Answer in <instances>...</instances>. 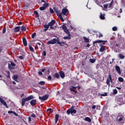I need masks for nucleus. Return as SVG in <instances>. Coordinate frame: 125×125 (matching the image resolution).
<instances>
[{
    "label": "nucleus",
    "mask_w": 125,
    "mask_h": 125,
    "mask_svg": "<svg viewBox=\"0 0 125 125\" xmlns=\"http://www.w3.org/2000/svg\"><path fill=\"white\" fill-rule=\"evenodd\" d=\"M34 99V96L30 95L27 98H23L21 100V106L23 107L24 105H25V102L26 101H30V100H32V99Z\"/></svg>",
    "instance_id": "nucleus-1"
},
{
    "label": "nucleus",
    "mask_w": 125,
    "mask_h": 125,
    "mask_svg": "<svg viewBox=\"0 0 125 125\" xmlns=\"http://www.w3.org/2000/svg\"><path fill=\"white\" fill-rule=\"evenodd\" d=\"M55 11L56 13H57V15L58 16H59L60 17V19L62 22H64V19H63V17H62V14L60 13V11L57 10V9H55Z\"/></svg>",
    "instance_id": "nucleus-2"
},
{
    "label": "nucleus",
    "mask_w": 125,
    "mask_h": 125,
    "mask_svg": "<svg viewBox=\"0 0 125 125\" xmlns=\"http://www.w3.org/2000/svg\"><path fill=\"white\" fill-rule=\"evenodd\" d=\"M56 23L55 21L54 20H52L51 21V22H49L48 24V26H49V27H50V29H51V30H53L54 29V27H53V25H54Z\"/></svg>",
    "instance_id": "nucleus-3"
},
{
    "label": "nucleus",
    "mask_w": 125,
    "mask_h": 125,
    "mask_svg": "<svg viewBox=\"0 0 125 125\" xmlns=\"http://www.w3.org/2000/svg\"><path fill=\"white\" fill-rule=\"evenodd\" d=\"M66 113L67 115H70V114H76V113H77V110H76V109H73V108H70L67 111Z\"/></svg>",
    "instance_id": "nucleus-4"
},
{
    "label": "nucleus",
    "mask_w": 125,
    "mask_h": 125,
    "mask_svg": "<svg viewBox=\"0 0 125 125\" xmlns=\"http://www.w3.org/2000/svg\"><path fill=\"white\" fill-rule=\"evenodd\" d=\"M58 40L57 39L54 38L53 40H51L49 41H48L47 43V44H55L56 42H57Z\"/></svg>",
    "instance_id": "nucleus-5"
},
{
    "label": "nucleus",
    "mask_w": 125,
    "mask_h": 125,
    "mask_svg": "<svg viewBox=\"0 0 125 125\" xmlns=\"http://www.w3.org/2000/svg\"><path fill=\"white\" fill-rule=\"evenodd\" d=\"M62 30H63L64 32H65V33L67 34L68 36H69V37H70V32H69V30H68V29H67V27H66V26L62 25Z\"/></svg>",
    "instance_id": "nucleus-6"
},
{
    "label": "nucleus",
    "mask_w": 125,
    "mask_h": 125,
    "mask_svg": "<svg viewBox=\"0 0 125 125\" xmlns=\"http://www.w3.org/2000/svg\"><path fill=\"white\" fill-rule=\"evenodd\" d=\"M16 65L14 62L10 61L9 62V65H8V68L10 69V70H12V69H14L13 67H15Z\"/></svg>",
    "instance_id": "nucleus-7"
},
{
    "label": "nucleus",
    "mask_w": 125,
    "mask_h": 125,
    "mask_svg": "<svg viewBox=\"0 0 125 125\" xmlns=\"http://www.w3.org/2000/svg\"><path fill=\"white\" fill-rule=\"evenodd\" d=\"M62 13L63 14V15L67 16L68 14H69V11L68 9L66 8H63L62 9Z\"/></svg>",
    "instance_id": "nucleus-8"
},
{
    "label": "nucleus",
    "mask_w": 125,
    "mask_h": 125,
    "mask_svg": "<svg viewBox=\"0 0 125 125\" xmlns=\"http://www.w3.org/2000/svg\"><path fill=\"white\" fill-rule=\"evenodd\" d=\"M112 82V77H111V75H109L108 77L107 78L106 81V84L108 85V86H110V82Z\"/></svg>",
    "instance_id": "nucleus-9"
},
{
    "label": "nucleus",
    "mask_w": 125,
    "mask_h": 125,
    "mask_svg": "<svg viewBox=\"0 0 125 125\" xmlns=\"http://www.w3.org/2000/svg\"><path fill=\"white\" fill-rule=\"evenodd\" d=\"M48 98V96L47 95H44L42 97L39 96V99L41 100L42 101H45V100H47Z\"/></svg>",
    "instance_id": "nucleus-10"
},
{
    "label": "nucleus",
    "mask_w": 125,
    "mask_h": 125,
    "mask_svg": "<svg viewBox=\"0 0 125 125\" xmlns=\"http://www.w3.org/2000/svg\"><path fill=\"white\" fill-rule=\"evenodd\" d=\"M76 88H77V87H75L74 86H72L70 88V90H71V91L73 92V94H74V95H76V94H77V91L75 90Z\"/></svg>",
    "instance_id": "nucleus-11"
},
{
    "label": "nucleus",
    "mask_w": 125,
    "mask_h": 125,
    "mask_svg": "<svg viewBox=\"0 0 125 125\" xmlns=\"http://www.w3.org/2000/svg\"><path fill=\"white\" fill-rule=\"evenodd\" d=\"M0 102L2 104H3V105L5 106L6 108H7V104H6V102H5L4 100H3V99L0 97Z\"/></svg>",
    "instance_id": "nucleus-12"
},
{
    "label": "nucleus",
    "mask_w": 125,
    "mask_h": 125,
    "mask_svg": "<svg viewBox=\"0 0 125 125\" xmlns=\"http://www.w3.org/2000/svg\"><path fill=\"white\" fill-rule=\"evenodd\" d=\"M115 69H116V72H117L119 75H121V74H122V73L121 72V68H120V66L117 65L115 67Z\"/></svg>",
    "instance_id": "nucleus-13"
},
{
    "label": "nucleus",
    "mask_w": 125,
    "mask_h": 125,
    "mask_svg": "<svg viewBox=\"0 0 125 125\" xmlns=\"http://www.w3.org/2000/svg\"><path fill=\"white\" fill-rule=\"evenodd\" d=\"M57 43H58V44H60V45H61V46H64L65 45V44H66V45H67V44H66V43H65V42H60V41H59V39L58 40Z\"/></svg>",
    "instance_id": "nucleus-14"
},
{
    "label": "nucleus",
    "mask_w": 125,
    "mask_h": 125,
    "mask_svg": "<svg viewBox=\"0 0 125 125\" xmlns=\"http://www.w3.org/2000/svg\"><path fill=\"white\" fill-rule=\"evenodd\" d=\"M30 104L32 106H34L37 104V100L33 99L30 101Z\"/></svg>",
    "instance_id": "nucleus-15"
},
{
    "label": "nucleus",
    "mask_w": 125,
    "mask_h": 125,
    "mask_svg": "<svg viewBox=\"0 0 125 125\" xmlns=\"http://www.w3.org/2000/svg\"><path fill=\"white\" fill-rule=\"evenodd\" d=\"M43 28H44V29H43V32H46V31H47V30H48L49 26L47 24H45L43 26Z\"/></svg>",
    "instance_id": "nucleus-16"
},
{
    "label": "nucleus",
    "mask_w": 125,
    "mask_h": 125,
    "mask_svg": "<svg viewBox=\"0 0 125 125\" xmlns=\"http://www.w3.org/2000/svg\"><path fill=\"white\" fill-rule=\"evenodd\" d=\"M20 31V26H17L14 29V32L15 33H17V32H19Z\"/></svg>",
    "instance_id": "nucleus-17"
},
{
    "label": "nucleus",
    "mask_w": 125,
    "mask_h": 125,
    "mask_svg": "<svg viewBox=\"0 0 125 125\" xmlns=\"http://www.w3.org/2000/svg\"><path fill=\"white\" fill-rule=\"evenodd\" d=\"M59 74L61 76V78H62V79H63V78H65V74L63 71L60 72Z\"/></svg>",
    "instance_id": "nucleus-18"
},
{
    "label": "nucleus",
    "mask_w": 125,
    "mask_h": 125,
    "mask_svg": "<svg viewBox=\"0 0 125 125\" xmlns=\"http://www.w3.org/2000/svg\"><path fill=\"white\" fill-rule=\"evenodd\" d=\"M107 42V41H103L102 40H97L93 42V44H95V43H99L100 42Z\"/></svg>",
    "instance_id": "nucleus-19"
},
{
    "label": "nucleus",
    "mask_w": 125,
    "mask_h": 125,
    "mask_svg": "<svg viewBox=\"0 0 125 125\" xmlns=\"http://www.w3.org/2000/svg\"><path fill=\"white\" fill-rule=\"evenodd\" d=\"M59 120V115L56 114L55 115V124H57V122Z\"/></svg>",
    "instance_id": "nucleus-20"
},
{
    "label": "nucleus",
    "mask_w": 125,
    "mask_h": 125,
    "mask_svg": "<svg viewBox=\"0 0 125 125\" xmlns=\"http://www.w3.org/2000/svg\"><path fill=\"white\" fill-rule=\"evenodd\" d=\"M22 41L24 46H27V40H26V38H23Z\"/></svg>",
    "instance_id": "nucleus-21"
},
{
    "label": "nucleus",
    "mask_w": 125,
    "mask_h": 125,
    "mask_svg": "<svg viewBox=\"0 0 125 125\" xmlns=\"http://www.w3.org/2000/svg\"><path fill=\"white\" fill-rule=\"evenodd\" d=\"M13 79L14 80V81H15V82H18V76L17 75H14L13 77Z\"/></svg>",
    "instance_id": "nucleus-22"
},
{
    "label": "nucleus",
    "mask_w": 125,
    "mask_h": 125,
    "mask_svg": "<svg viewBox=\"0 0 125 125\" xmlns=\"http://www.w3.org/2000/svg\"><path fill=\"white\" fill-rule=\"evenodd\" d=\"M85 121L88 122V123H91V119L89 117H86L85 118Z\"/></svg>",
    "instance_id": "nucleus-23"
},
{
    "label": "nucleus",
    "mask_w": 125,
    "mask_h": 125,
    "mask_svg": "<svg viewBox=\"0 0 125 125\" xmlns=\"http://www.w3.org/2000/svg\"><path fill=\"white\" fill-rule=\"evenodd\" d=\"M100 18L102 20H104V19H105V15L102 14V13H101V16H100Z\"/></svg>",
    "instance_id": "nucleus-24"
},
{
    "label": "nucleus",
    "mask_w": 125,
    "mask_h": 125,
    "mask_svg": "<svg viewBox=\"0 0 125 125\" xmlns=\"http://www.w3.org/2000/svg\"><path fill=\"white\" fill-rule=\"evenodd\" d=\"M105 50V47L104 46H102L101 48L100 49V52H103Z\"/></svg>",
    "instance_id": "nucleus-25"
},
{
    "label": "nucleus",
    "mask_w": 125,
    "mask_h": 125,
    "mask_svg": "<svg viewBox=\"0 0 125 125\" xmlns=\"http://www.w3.org/2000/svg\"><path fill=\"white\" fill-rule=\"evenodd\" d=\"M21 31L25 32L26 31V26L22 25L21 27Z\"/></svg>",
    "instance_id": "nucleus-26"
},
{
    "label": "nucleus",
    "mask_w": 125,
    "mask_h": 125,
    "mask_svg": "<svg viewBox=\"0 0 125 125\" xmlns=\"http://www.w3.org/2000/svg\"><path fill=\"white\" fill-rule=\"evenodd\" d=\"M119 57L120 59H125V56L123 55L122 54H119Z\"/></svg>",
    "instance_id": "nucleus-27"
},
{
    "label": "nucleus",
    "mask_w": 125,
    "mask_h": 125,
    "mask_svg": "<svg viewBox=\"0 0 125 125\" xmlns=\"http://www.w3.org/2000/svg\"><path fill=\"white\" fill-rule=\"evenodd\" d=\"M83 40L85 42H89V39L86 38V37H83Z\"/></svg>",
    "instance_id": "nucleus-28"
},
{
    "label": "nucleus",
    "mask_w": 125,
    "mask_h": 125,
    "mask_svg": "<svg viewBox=\"0 0 125 125\" xmlns=\"http://www.w3.org/2000/svg\"><path fill=\"white\" fill-rule=\"evenodd\" d=\"M89 61L90 63H94L95 61H96V60H95V59H90L89 60Z\"/></svg>",
    "instance_id": "nucleus-29"
},
{
    "label": "nucleus",
    "mask_w": 125,
    "mask_h": 125,
    "mask_svg": "<svg viewBox=\"0 0 125 125\" xmlns=\"http://www.w3.org/2000/svg\"><path fill=\"white\" fill-rule=\"evenodd\" d=\"M48 3H44L43 4V6L44 7V8H46V7H48Z\"/></svg>",
    "instance_id": "nucleus-30"
},
{
    "label": "nucleus",
    "mask_w": 125,
    "mask_h": 125,
    "mask_svg": "<svg viewBox=\"0 0 125 125\" xmlns=\"http://www.w3.org/2000/svg\"><path fill=\"white\" fill-rule=\"evenodd\" d=\"M119 82H120L121 83H123L124 82V78L122 77H119L118 78Z\"/></svg>",
    "instance_id": "nucleus-31"
},
{
    "label": "nucleus",
    "mask_w": 125,
    "mask_h": 125,
    "mask_svg": "<svg viewBox=\"0 0 125 125\" xmlns=\"http://www.w3.org/2000/svg\"><path fill=\"white\" fill-rule=\"evenodd\" d=\"M54 77L55 78H57V79H59L60 76H59V74L58 73H56L54 74Z\"/></svg>",
    "instance_id": "nucleus-32"
},
{
    "label": "nucleus",
    "mask_w": 125,
    "mask_h": 125,
    "mask_svg": "<svg viewBox=\"0 0 125 125\" xmlns=\"http://www.w3.org/2000/svg\"><path fill=\"white\" fill-rule=\"evenodd\" d=\"M38 45H41V43L38 42L35 45V49H38Z\"/></svg>",
    "instance_id": "nucleus-33"
},
{
    "label": "nucleus",
    "mask_w": 125,
    "mask_h": 125,
    "mask_svg": "<svg viewBox=\"0 0 125 125\" xmlns=\"http://www.w3.org/2000/svg\"><path fill=\"white\" fill-rule=\"evenodd\" d=\"M113 94H117L118 93V90L116 89L113 90Z\"/></svg>",
    "instance_id": "nucleus-34"
},
{
    "label": "nucleus",
    "mask_w": 125,
    "mask_h": 125,
    "mask_svg": "<svg viewBox=\"0 0 125 125\" xmlns=\"http://www.w3.org/2000/svg\"><path fill=\"white\" fill-rule=\"evenodd\" d=\"M118 30V27H117L116 26H114L112 28V30H113L114 31H116Z\"/></svg>",
    "instance_id": "nucleus-35"
},
{
    "label": "nucleus",
    "mask_w": 125,
    "mask_h": 125,
    "mask_svg": "<svg viewBox=\"0 0 125 125\" xmlns=\"http://www.w3.org/2000/svg\"><path fill=\"white\" fill-rule=\"evenodd\" d=\"M44 83H45L43 81H41V82H39V84H41V85H43V84H44Z\"/></svg>",
    "instance_id": "nucleus-36"
},
{
    "label": "nucleus",
    "mask_w": 125,
    "mask_h": 125,
    "mask_svg": "<svg viewBox=\"0 0 125 125\" xmlns=\"http://www.w3.org/2000/svg\"><path fill=\"white\" fill-rule=\"evenodd\" d=\"M29 49L30 51H34V48L31 45H29Z\"/></svg>",
    "instance_id": "nucleus-37"
},
{
    "label": "nucleus",
    "mask_w": 125,
    "mask_h": 125,
    "mask_svg": "<svg viewBox=\"0 0 125 125\" xmlns=\"http://www.w3.org/2000/svg\"><path fill=\"white\" fill-rule=\"evenodd\" d=\"M47 112H49V113H52V109L49 108L47 109Z\"/></svg>",
    "instance_id": "nucleus-38"
},
{
    "label": "nucleus",
    "mask_w": 125,
    "mask_h": 125,
    "mask_svg": "<svg viewBox=\"0 0 125 125\" xmlns=\"http://www.w3.org/2000/svg\"><path fill=\"white\" fill-rule=\"evenodd\" d=\"M123 119H124V116H121V117L119 119H118V120L119 121V122H121V121L123 120Z\"/></svg>",
    "instance_id": "nucleus-39"
},
{
    "label": "nucleus",
    "mask_w": 125,
    "mask_h": 125,
    "mask_svg": "<svg viewBox=\"0 0 125 125\" xmlns=\"http://www.w3.org/2000/svg\"><path fill=\"white\" fill-rule=\"evenodd\" d=\"M44 9H45V8H44L43 6L42 7H40V10H44Z\"/></svg>",
    "instance_id": "nucleus-40"
},
{
    "label": "nucleus",
    "mask_w": 125,
    "mask_h": 125,
    "mask_svg": "<svg viewBox=\"0 0 125 125\" xmlns=\"http://www.w3.org/2000/svg\"><path fill=\"white\" fill-rule=\"evenodd\" d=\"M35 37H36V33H33V34L32 35V39H34V38H35Z\"/></svg>",
    "instance_id": "nucleus-41"
},
{
    "label": "nucleus",
    "mask_w": 125,
    "mask_h": 125,
    "mask_svg": "<svg viewBox=\"0 0 125 125\" xmlns=\"http://www.w3.org/2000/svg\"><path fill=\"white\" fill-rule=\"evenodd\" d=\"M50 11L51 13H54V11H53V9H52L51 8H50Z\"/></svg>",
    "instance_id": "nucleus-42"
},
{
    "label": "nucleus",
    "mask_w": 125,
    "mask_h": 125,
    "mask_svg": "<svg viewBox=\"0 0 125 125\" xmlns=\"http://www.w3.org/2000/svg\"><path fill=\"white\" fill-rule=\"evenodd\" d=\"M99 38H102L103 37V34H102L101 33L99 32Z\"/></svg>",
    "instance_id": "nucleus-43"
},
{
    "label": "nucleus",
    "mask_w": 125,
    "mask_h": 125,
    "mask_svg": "<svg viewBox=\"0 0 125 125\" xmlns=\"http://www.w3.org/2000/svg\"><path fill=\"white\" fill-rule=\"evenodd\" d=\"M108 6H109V5H108V4H105L104 5V8H107V7H108Z\"/></svg>",
    "instance_id": "nucleus-44"
},
{
    "label": "nucleus",
    "mask_w": 125,
    "mask_h": 125,
    "mask_svg": "<svg viewBox=\"0 0 125 125\" xmlns=\"http://www.w3.org/2000/svg\"><path fill=\"white\" fill-rule=\"evenodd\" d=\"M8 114H13V113H14V111H9L8 112Z\"/></svg>",
    "instance_id": "nucleus-45"
},
{
    "label": "nucleus",
    "mask_w": 125,
    "mask_h": 125,
    "mask_svg": "<svg viewBox=\"0 0 125 125\" xmlns=\"http://www.w3.org/2000/svg\"><path fill=\"white\" fill-rule=\"evenodd\" d=\"M6 31V29H5V28H4L3 29V31H2L3 34H4L5 33Z\"/></svg>",
    "instance_id": "nucleus-46"
},
{
    "label": "nucleus",
    "mask_w": 125,
    "mask_h": 125,
    "mask_svg": "<svg viewBox=\"0 0 125 125\" xmlns=\"http://www.w3.org/2000/svg\"><path fill=\"white\" fill-rule=\"evenodd\" d=\"M43 56H45L46 55V52H45V51H43Z\"/></svg>",
    "instance_id": "nucleus-47"
},
{
    "label": "nucleus",
    "mask_w": 125,
    "mask_h": 125,
    "mask_svg": "<svg viewBox=\"0 0 125 125\" xmlns=\"http://www.w3.org/2000/svg\"><path fill=\"white\" fill-rule=\"evenodd\" d=\"M64 40H68V39H69V37L66 36V37H64L63 38Z\"/></svg>",
    "instance_id": "nucleus-48"
},
{
    "label": "nucleus",
    "mask_w": 125,
    "mask_h": 125,
    "mask_svg": "<svg viewBox=\"0 0 125 125\" xmlns=\"http://www.w3.org/2000/svg\"><path fill=\"white\" fill-rule=\"evenodd\" d=\"M13 114L16 117H18V114L17 113H16V112H14Z\"/></svg>",
    "instance_id": "nucleus-49"
},
{
    "label": "nucleus",
    "mask_w": 125,
    "mask_h": 125,
    "mask_svg": "<svg viewBox=\"0 0 125 125\" xmlns=\"http://www.w3.org/2000/svg\"><path fill=\"white\" fill-rule=\"evenodd\" d=\"M31 117H32V118H36V114H32Z\"/></svg>",
    "instance_id": "nucleus-50"
},
{
    "label": "nucleus",
    "mask_w": 125,
    "mask_h": 125,
    "mask_svg": "<svg viewBox=\"0 0 125 125\" xmlns=\"http://www.w3.org/2000/svg\"><path fill=\"white\" fill-rule=\"evenodd\" d=\"M112 6H113V5L111 4H110L108 6V8H112Z\"/></svg>",
    "instance_id": "nucleus-51"
},
{
    "label": "nucleus",
    "mask_w": 125,
    "mask_h": 125,
    "mask_svg": "<svg viewBox=\"0 0 125 125\" xmlns=\"http://www.w3.org/2000/svg\"><path fill=\"white\" fill-rule=\"evenodd\" d=\"M28 121H29V122H31L32 121V119L31 118V116L28 117Z\"/></svg>",
    "instance_id": "nucleus-52"
},
{
    "label": "nucleus",
    "mask_w": 125,
    "mask_h": 125,
    "mask_svg": "<svg viewBox=\"0 0 125 125\" xmlns=\"http://www.w3.org/2000/svg\"><path fill=\"white\" fill-rule=\"evenodd\" d=\"M48 80H51V79H52L51 76L49 75V76L48 77Z\"/></svg>",
    "instance_id": "nucleus-53"
},
{
    "label": "nucleus",
    "mask_w": 125,
    "mask_h": 125,
    "mask_svg": "<svg viewBox=\"0 0 125 125\" xmlns=\"http://www.w3.org/2000/svg\"><path fill=\"white\" fill-rule=\"evenodd\" d=\"M39 75L40 76H42V72L40 71L39 73H38Z\"/></svg>",
    "instance_id": "nucleus-54"
},
{
    "label": "nucleus",
    "mask_w": 125,
    "mask_h": 125,
    "mask_svg": "<svg viewBox=\"0 0 125 125\" xmlns=\"http://www.w3.org/2000/svg\"><path fill=\"white\" fill-rule=\"evenodd\" d=\"M95 108H96V105H93V106H92V109H95Z\"/></svg>",
    "instance_id": "nucleus-55"
},
{
    "label": "nucleus",
    "mask_w": 125,
    "mask_h": 125,
    "mask_svg": "<svg viewBox=\"0 0 125 125\" xmlns=\"http://www.w3.org/2000/svg\"><path fill=\"white\" fill-rule=\"evenodd\" d=\"M34 13L36 15H39V13L36 11L34 12Z\"/></svg>",
    "instance_id": "nucleus-56"
},
{
    "label": "nucleus",
    "mask_w": 125,
    "mask_h": 125,
    "mask_svg": "<svg viewBox=\"0 0 125 125\" xmlns=\"http://www.w3.org/2000/svg\"><path fill=\"white\" fill-rule=\"evenodd\" d=\"M19 58L20 59H23V56H20V57H19Z\"/></svg>",
    "instance_id": "nucleus-57"
},
{
    "label": "nucleus",
    "mask_w": 125,
    "mask_h": 125,
    "mask_svg": "<svg viewBox=\"0 0 125 125\" xmlns=\"http://www.w3.org/2000/svg\"><path fill=\"white\" fill-rule=\"evenodd\" d=\"M42 2H44V3H46V2L44 0H42Z\"/></svg>",
    "instance_id": "nucleus-58"
},
{
    "label": "nucleus",
    "mask_w": 125,
    "mask_h": 125,
    "mask_svg": "<svg viewBox=\"0 0 125 125\" xmlns=\"http://www.w3.org/2000/svg\"><path fill=\"white\" fill-rule=\"evenodd\" d=\"M90 45H89V44H87L86 47H89Z\"/></svg>",
    "instance_id": "nucleus-59"
},
{
    "label": "nucleus",
    "mask_w": 125,
    "mask_h": 125,
    "mask_svg": "<svg viewBox=\"0 0 125 125\" xmlns=\"http://www.w3.org/2000/svg\"><path fill=\"white\" fill-rule=\"evenodd\" d=\"M44 71H45V69H42V72H44Z\"/></svg>",
    "instance_id": "nucleus-60"
},
{
    "label": "nucleus",
    "mask_w": 125,
    "mask_h": 125,
    "mask_svg": "<svg viewBox=\"0 0 125 125\" xmlns=\"http://www.w3.org/2000/svg\"><path fill=\"white\" fill-rule=\"evenodd\" d=\"M113 3H114V1H113V0H112V1L110 3V4L113 5Z\"/></svg>",
    "instance_id": "nucleus-61"
},
{
    "label": "nucleus",
    "mask_w": 125,
    "mask_h": 125,
    "mask_svg": "<svg viewBox=\"0 0 125 125\" xmlns=\"http://www.w3.org/2000/svg\"><path fill=\"white\" fill-rule=\"evenodd\" d=\"M116 88H117V89H119V90H121V88L120 87H116Z\"/></svg>",
    "instance_id": "nucleus-62"
},
{
    "label": "nucleus",
    "mask_w": 125,
    "mask_h": 125,
    "mask_svg": "<svg viewBox=\"0 0 125 125\" xmlns=\"http://www.w3.org/2000/svg\"><path fill=\"white\" fill-rule=\"evenodd\" d=\"M6 73L9 75L10 74V72L9 71H6Z\"/></svg>",
    "instance_id": "nucleus-63"
},
{
    "label": "nucleus",
    "mask_w": 125,
    "mask_h": 125,
    "mask_svg": "<svg viewBox=\"0 0 125 125\" xmlns=\"http://www.w3.org/2000/svg\"><path fill=\"white\" fill-rule=\"evenodd\" d=\"M19 25H22V22H20L19 23Z\"/></svg>",
    "instance_id": "nucleus-64"
}]
</instances>
